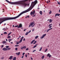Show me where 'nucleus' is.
I'll return each instance as SVG.
<instances>
[{"label": "nucleus", "instance_id": "nucleus-1", "mask_svg": "<svg viewBox=\"0 0 60 60\" xmlns=\"http://www.w3.org/2000/svg\"><path fill=\"white\" fill-rule=\"evenodd\" d=\"M20 16V14L18 16L15 17H10V18H5L2 19V20L3 21L1 22V20H0V24H1L4 21H6V20H11L12 19H14L18 18Z\"/></svg>", "mask_w": 60, "mask_h": 60}, {"label": "nucleus", "instance_id": "nucleus-2", "mask_svg": "<svg viewBox=\"0 0 60 60\" xmlns=\"http://www.w3.org/2000/svg\"><path fill=\"white\" fill-rule=\"evenodd\" d=\"M37 3V0H36L34 2H32L31 3V5L34 6Z\"/></svg>", "mask_w": 60, "mask_h": 60}, {"label": "nucleus", "instance_id": "nucleus-3", "mask_svg": "<svg viewBox=\"0 0 60 60\" xmlns=\"http://www.w3.org/2000/svg\"><path fill=\"white\" fill-rule=\"evenodd\" d=\"M34 24V22H32L31 23L29 26V27H30V26H32V27H34V24Z\"/></svg>", "mask_w": 60, "mask_h": 60}, {"label": "nucleus", "instance_id": "nucleus-4", "mask_svg": "<svg viewBox=\"0 0 60 60\" xmlns=\"http://www.w3.org/2000/svg\"><path fill=\"white\" fill-rule=\"evenodd\" d=\"M35 10H34L33 12L32 11H31L30 12V14L31 15H34V14L35 13Z\"/></svg>", "mask_w": 60, "mask_h": 60}, {"label": "nucleus", "instance_id": "nucleus-5", "mask_svg": "<svg viewBox=\"0 0 60 60\" xmlns=\"http://www.w3.org/2000/svg\"><path fill=\"white\" fill-rule=\"evenodd\" d=\"M24 38V36H22L21 38L20 41H19L20 43H21L22 41V40H23V39Z\"/></svg>", "mask_w": 60, "mask_h": 60}, {"label": "nucleus", "instance_id": "nucleus-6", "mask_svg": "<svg viewBox=\"0 0 60 60\" xmlns=\"http://www.w3.org/2000/svg\"><path fill=\"white\" fill-rule=\"evenodd\" d=\"M46 34H44L40 38V39H43L45 36H46Z\"/></svg>", "mask_w": 60, "mask_h": 60}, {"label": "nucleus", "instance_id": "nucleus-7", "mask_svg": "<svg viewBox=\"0 0 60 60\" xmlns=\"http://www.w3.org/2000/svg\"><path fill=\"white\" fill-rule=\"evenodd\" d=\"M22 27V24H20L19 25L17 28H21Z\"/></svg>", "mask_w": 60, "mask_h": 60}, {"label": "nucleus", "instance_id": "nucleus-8", "mask_svg": "<svg viewBox=\"0 0 60 60\" xmlns=\"http://www.w3.org/2000/svg\"><path fill=\"white\" fill-rule=\"evenodd\" d=\"M2 50L4 51H6L8 50H7V49L6 48H4Z\"/></svg>", "mask_w": 60, "mask_h": 60}, {"label": "nucleus", "instance_id": "nucleus-9", "mask_svg": "<svg viewBox=\"0 0 60 60\" xmlns=\"http://www.w3.org/2000/svg\"><path fill=\"white\" fill-rule=\"evenodd\" d=\"M26 49V46H24L23 47H21V49L22 50L23 49Z\"/></svg>", "mask_w": 60, "mask_h": 60}, {"label": "nucleus", "instance_id": "nucleus-10", "mask_svg": "<svg viewBox=\"0 0 60 60\" xmlns=\"http://www.w3.org/2000/svg\"><path fill=\"white\" fill-rule=\"evenodd\" d=\"M60 14H55V17H56L57 16H60Z\"/></svg>", "mask_w": 60, "mask_h": 60}, {"label": "nucleus", "instance_id": "nucleus-11", "mask_svg": "<svg viewBox=\"0 0 60 60\" xmlns=\"http://www.w3.org/2000/svg\"><path fill=\"white\" fill-rule=\"evenodd\" d=\"M20 52H19L18 53V52H17L16 53V55H17V56H19V55H20Z\"/></svg>", "mask_w": 60, "mask_h": 60}, {"label": "nucleus", "instance_id": "nucleus-12", "mask_svg": "<svg viewBox=\"0 0 60 60\" xmlns=\"http://www.w3.org/2000/svg\"><path fill=\"white\" fill-rule=\"evenodd\" d=\"M35 41V39L33 40L30 43V44H33V42H34V41Z\"/></svg>", "mask_w": 60, "mask_h": 60}, {"label": "nucleus", "instance_id": "nucleus-13", "mask_svg": "<svg viewBox=\"0 0 60 60\" xmlns=\"http://www.w3.org/2000/svg\"><path fill=\"white\" fill-rule=\"evenodd\" d=\"M52 21H53V20L50 19L49 20V22H50V23H51V22H52Z\"/></svg>", "mask_w": 60, "mask_h": 60}, {"label": "nucleus", "instance_id": "nucleus-14", "mask_svg": "<svg viewBox=\"0 0 60 60\" xmlns=\"http://www.w3.org/2000/svg\"><path fill=\"white\" fill-rule=\"evenodd\" d=\"M38 45V44H37L34 47H33V48H36V47H37V45Z\"/></svg>", "mask_w": 60, "mask_h": 60}, {"label": "nucleus", "instance_id": "nucleus-15", "mask_svg": "<svg viewBox=\"0 0 60 60\" xmlns=\"http://www.w3.org/2000/svg\"><path fill=\"white\" fill-rule=\"evenodd\" d=\"M12 57H13V56H10V58H9V59H11V58H12Z\"/></svg>", "mask_w": 60, "mask_h": 60}, {"label": "nucleus", "instance_id": "nucleus-16", "mask_svg": "<svg viewBox=\"0 0 60 60\" xmlns=\"http://www.w3.org/2000/svg\"><path fill=\"white\" fill-rule=\"evenodd\" d=\"M39 12L40 15H42V11H40Z\"/></svg>", "mask_w": 60, "mask_h": 60}, {"label": "nucleus", "instance_id": "nucleus-17", "mask_svg": "<svg viewBox=\"0 0 60 60\" xmlns=\"http://www.w3.org/2000/svg\"><path fill=\"white\" fill-rule=\"evenodd\" d=\"M6 42H7L5 41H3L2 42V43H6Z\"/></svg>", "mask_w": 60, "mask_h": 60}, {"label": "nucleus", "instance_id": "nucleus-18", "mask_svg": "<svg viewBox=\"0 0 60 60\" xmlns=\"http://www.w3.org/2000/svg\"><path fill=\"white\" fill-rule=\"evenodd\" d=\"M16 57H14V58H13V60H16Z\"/></svg>", "mask_w": 60, "mask_h": 60}, {"label": "nucleus", "instance_id": "nucleus-19", "mask_svg": "<svg viewBox=\"0 0 60 60\" xmlns=\"http://www.w3.org/2000/svg\"><path fill=\"white\" fill-rule=\"evenodd\" d=\"M44 56L43 55L42 56L41 58H42V59H44Z\"/></svg>", "mask_w": 60, "mask_h": 60}, {"label": "nucleus", "instance_id": "nucleus-20", "mask_svg": "<svg viewBox=\"0 0 60 60\" xmlns=\"http://www.w3.org/2000/svg\"><path fill=\"white\" fill-rule=\"evenodd\" d=\"M39 37V36H36L35 38V39H36L38 38Z\"/></svg>", "mask_w": 60, "mask_h": 60}, {"label": "nucleus", "instance_id": "nucleus-21", "mask_svg": "<svg viewBox=\"0 0 60 60\" xmlns=\"http://www.w3.org/2000/svg\"><path fill=\"white\" fill-rule=\"evenodd\" d=\"M28 34H29V33L27 32L25 34L26 35H27Z\"/></svg>", "mask_w": 60, "mask_h": 60}, {"label": "nucleus", "instance_id": "nucleus-22", "mask_svg": "<svg viewBox=\"0 0 60 60\" xmlns=\"http://www.w3.org/2000/svg\"><path fill=\"white\" fill-rule=\"evenodd\" d=\"M11 34V32H10L8 34V35H10V34Z\"/></svg>", "mask_w": 60, "mask_h": 60}, {"label": "nucleus", "instance_id": "nucleus-23", "mask_svg": "<svg viewBox=\"0 0 60 60\" xmlns=\"http://www.w3.org/2000/svg\"><path fill=\"white\" fill-rule=\"evenodd\" d=\"M52 12V11L50 10V12H49V14H51Z\"/></svg>", "mask_w": 60, "mask_h": 60}, {"label": "nucleus", "instance_id": "nucleus-24", "mask_svg": "<svg viewBox=\"0 0 60 60\" xmlns=\"http://www.w3.org/2000/svg\"><path fill=\"white\" fill-rule=\"evenodd\" d=\"M9 47V46H6V48L7 49H8Z\"/></svg>", "mask_w": 60, "mask_h": 60}, {"label": "nucleus", "instance_id": "nucleus-25", "mask_svg": "<svg viewBox=\"0 0 60 60\" xmlns=\"http://www.w3.org/2000/svg\"><path fill=\"white\" fill-rule=\"evenodd\" d=\"M8 50H10L11 49V48H8V49H7Z\"/></svg>", "mask_w": 60, "mask_h": 60}, {"label": "nucleus", "instance_id": "nucleus-26", "mask_svg": "<svg viewBox=\"0 0 60 60\" xmlns=\"http://www.w3.org/2000/svg\"><path fill=\"white\" fill-rule=\"evenodd\" d=\"M37 42V41H35L34 42V44H35V43Z\"/></svg>", "mask_w": 60, "mask_h": 60}, {"label": "nucleus", "instance_id": "nucleus-27", "mask_svg": "<svg viewBox=\"0 0 60 60\" xmlns=\"http://www.w3.org/2000/svg\"><path fill=\"white\" fill-rule=\"evenodd\" d=\"M42 47H41V48L40 49V50H39V51H41V49H42Z\"/></svg>", "mask_w": 60, "mask_h": 60}, {"label": "nucleus", "instance_id": "nucleus-28", "mask_svg": "<svg viewBox=\"0 0 60 60\" xmlns=\"http://www.w3.org/2000/svg\"><path fill=\"white\" fill-rule=\"evenodd\" d=\"M11 36H8V37H7V38H11Z\"/></svg>", "mask_w": 60, "mask_h": 60}, {"label": "nucleus", "instance_id": "nucleus-29", "mask_svg": "<svg viewBox=\"0 0 60 60\" xmlns=\"http://www.w3.org/2000/svg\"><path fill=\"white\" fill-rule=\"evenodd\" d=\"M57 2V3H58V4H59V5H60V3L59 2V1H58Z\"/></svg>", "mask_w": 60, "mask_h": 60}, {"label": "nucleus", "instance_id": "nucleus-30", "mask_svg": "<svg viewBox=\"0 0 60 60\" xmlns=\"http://www.w3.org/2000/svg\"><path fill=\"white\" fill-rule=\"evenodd\" d=\"M49 55H50V54L48 53L47 55V56L48 57V56H49Z\"/></svg>", "mask_w": 60, "mask_h": 60}, {"label": "nucleus", "instance_id": "nucleus-31", "mask_svg": "<svg viewBox=\"0 0 60 60\" xmlns=\"http://www.w3.org/2000/svg\"><path fill=\"white\" fill-rule=\"evenodd\" d=\"M49 30H50L49 29H48L46 31L47 32H49Z\"/></svg>", "mask_w": 60, "mask_h": 60}, {"label": "nucleus", "instance_id": "nucleus-32", "mask_svg": "<svg viewBox=\"0 0 60 60\" xmlns=\"http://www.w3.org/2000/svg\"><path fill=\"white\" fill-rule=\"evenodd\" d=\"M4 33V34H7V33L6 32H5Z\"/></svg>", "mask_w": 60, "mask_h": 60}, {"label": "nucleus", "instance_id": "nucleus-33", "mask_svg": "<svg viewBox=\"0 0 60 60\" xmlns=\"http://www.w3.org/2000/svg\"><path fill=\"white\" fill-rule=\"evenodd\" d=\"M20 43L19 42H16V44H19Z\"/></svg>", "mask_w": 60, "mask_h": 60}, {"label": "nucleus", "instance_id": "nucleus-34", "mask_svg": "<svg viewBox=\"0 0 60 60\" xmlns=\"http://www.w3.org/2000/svg\"><path fill=\"white\" fill-rule=\"evenodd\" d=\"M4 57H2L1 58V59H4Z\"/></svg>", "mask_w": 60, "mask_h": 60}, {"label": "nucleus", "instance_id": "nucleus-35", "mask_svg": "<svg viewBox=\"0 0 60 60\" xmlns=\"http://www.w3.org/2000/svg\"><path fill=\"white\" fill-rule=\"evenodd\" d=\"M52 24H50L49 25V26H52Z\"/></svg>", "mask_w": 60, "mask_h": 60}, {"label": "nucleus", "instance_id": "nucleus-36", "mask_svg": "<svg viewBox=\"0 0 60 60\" xmlns=\"http://www.w3.org/2000/svg\"><path fill=\"white\" fill-rule=\"evenodd\" d=\"M51 55H50L49 56V58H50V57H51Z\"/></svg>", "mask_w": 60, "mask_h": 60}, {"label": "nucleus", "instance_id": "nucleus-37", "mask_svg": "<svg viewBox=\"0 0 60 60\" xmlns=\"http://www.w3.org/2000/svg\"><path fill=\"white\" fill-rule=\"evenodd\" d=\"M18 46H19V45H15V47H18Z\"/></svg>", "mask_w": 60, "mask_h": 60}, {"label": "nucleus", "instance_id": "nucleus-38", "mask_svg": "<svg viewBox=\"0 0 60 60\" xmlns=\"http://www.w3.org/2000/svg\"><path fill=\"white\" fill-rule=\"evenodd\" d=\"M12 39H10L9 40V41H12Z\"/></svg>", "mask_w": 60, "mask_h": 60}, {"label": "nucleus", "instance_id": "nucleus-39", "mask_svg": "<svg viewBox=\"0 0 60 60\" xmlns=\"http://www.w3.org/2000/svg\"><path fill=\"white\" fill-rule=\"evenodd\" d=\"M15 50H18V48H15Z\"/></svg>", "mask_w": 60, "mask_h": 60}, {"label": "nucleus", "instance_id": "nucleus-40", "mask_svg": "<svg viewBox=\"0 0 60 60\" xmlns=\"http://www.w3.org/2000/svg\"><path fill=\"white\" fill-rule=\"evenodd\" d=\"M48 50V49H45V52H46L47 51V50Z\"/></svg>", "mask_w": 60, "mask_h": 60}, {"label": "nucleus", "instance_id": "nucleus-41", "mask_svg": "<svg viewBox=\"0 0 60 60\" xmlns=\"http://www.w3.org/2000/svg\"><path fill=\"white\" fill-rule=\"evenodd\" d=\"M35 51H36V50H34L33 51V52H35Z\"/></svg>", "mask_w": 60, "mask_h": 60}, {"label": "nucleus", "instance_id": "nucleus-42", "mask_svg": "<svg viewBox=\"0 0 60 60\" xmlns=\"http://www.w3.org/2000/svg\"><path fill=\"white\" fill-rule=\"evenodd\" d=\"M28 50V48H27L26 49V50Z\"/></svg>", "mask_w": 60, "mask_h": 60}, {"label": "nucleus", "instance_id": "nucleus-43", "mask_svg": "<svg viewBox=\"0 0 60 60\" xmlns=\"http://www.w3.org/2000/svg\"><path fill=\"white\" fill-rule=\"evenodd\" d=\"M27 54H26L25 55V57H27Z\"/></svg>", "mask_w": 60, "mask_h": 60}, {"label": "nucleus", "instance_id": "nucleus-44", "mask_svg": "<svg viewBox=\"0 0 60 60\" xmlns=\"http://www.w3.org/2000/svg\"><path fill=\"white\" fill-rule=\"evenodd\" d=\"M25 54V52H23V54H22V55L23 56H24V54Z\"/></svg>", "mask_w": 60, "mask_h": 60}, {"label": "nucleus", "instance_id": "nucleus-45", "mask_svg": "<svg viewBox=\"0 0 60 60\" xmlns=\"http://www.w3.org/2000/svg\"><path fill=\"white\" fill-rule=\"evenodd\" d=\"M15 27H18V25L15 26Z\"/></svg>", "mask_w": 60, "mask_h": 60}, {"label": "nucleus", "instance_id": "nucleus-46", "mask_svg": "<svg viewBox=\"0 0 60 60\" xmlns=\"http://www.w3.org/2000/svg\"><path fill=\"white\" fill-rule=\"evenodd\" d=\"M31 32V30H30L29 31V32H28V33H30V32Z\"/></svg>", "mask_w": 60, "mask_h": 60}, {"label": "nucleus", "instance_id": "nucleus-47", "mask_svg": "<svg viewBox=\"0 0 60 60\" xmlns=\"http://www.w3.org/2000/svg\"><path fill=\"white\" fill-rule=\"evenodd\" d=\"M49 30H51V29H52V28H50V29H49Z\"/></svg>", "mask_w": 60, "mask_h": 60}, {"label": "nucleus", "instance_id": "nucleus-48", "mask_svg": "<svg viewBox=\"0 0 60 60\" xmlns=\"http://www.w3.org/2000/svg\"><path fill=\"white\" fill-rule=\"evenodd\" d=\"M3 47H4V45H2L1 46V48H3Z\"/></svg>", "mask_w": 60, "mask_h": 60}, {"label": "nucleus", "instance_id": "nucleus-49", "mask_svg": "<svg viewBox=\"0 0 60 60\" xmlns=\"http://www.w3.org/2000/svg\"><path fill=\"white\" fill-rule=\"evenodd\" d=\"M23 40V41H25V38H24Z\"/></svg>", "mask_w": 60, "mask_h": 60}, {"label": "nucleus", "instance_id": "nucleus-50", "mask_svg": "<svg viewBox=\"0 0 60 60\" xmlns=\"http://www.w3.org/2000/svg\"><path fill=\"white\" fill-rule=\"evenodd\" d=\"M52 26H50L49 27V28H51V27H52Z\"/></svg>", "mask_w": 60, "mask_h": 60}, {"label": "nucleus", "instance_id": "nucleus-51", "mask_svg": "<svg viewBox=\"0 0 60 60\" xmlns=\"http://www.w3.org/2000/svg\"><path fill=\"white\" fill-rule=\"evenodd\" d=\"M21 37V36H19V37L18 38H20Z\"/></svg>", "mask_w": 60, "mask_h": 60}, {"label": "nucleus", "instance_id": "nucleus-52", "mask_svg": "<svg viewBox=\"0 0 60 60\" xmlns=\"http://www.w3.org/2000/svg\"><path fill=\"white\" fill-rule=\"evenodd\" d=\"M35 16H36V15H33V16H32V17H35Z\"/></svg>", "mask_w": 60, "mask_h": 60}, {"label": "nucleus", "instance_id": "nucleus-53", "mask_svg": "<svg viewBox=\"0 0 60 60\" xmlns=\"http://www.w3.org/2000/svg\"><path fill=\"white\" fill-rule=\"evenodd\" d=\"M27 16V17H28V18H29V15H28V16Z\"/></svg>", "mask_w": 60, "mask_h": 60}, {"label": "nucleus", "instance_id": "nucleus-54", "mask_svg": "<svg viewBox=\"0 0 60 60\" xmlns=\"http://www.w3.org/2000/svg\"><path fill=\"white\" fill-rule=\"evenodd\" d=\"M23 57H24V56H22V58H23Z\"/></svg>", "mask_w": 60, "mask_h": 60}, {"label": "nucleus", "instance_id": "nucleus-55", "mask_svg": "<svg viewBox=\"0 0 60 60\" xmlns=\"http://www.w3.org/2000/svg\"><path fill=\"white\" fill-rule=\"evenodd\" d=\"M6 41H8V40H7V39H6Z\"/></svg>", "mask_w": 60, "mask_h": 60}, {"label": "nucleus", "instance_id": "nucleus-56", "mask_svg": "<svg viewBox=\"0 0 60 60\" xmlns=\"http://www.w3.org/2000/svg\"><path fill=\"white\" fill-rule=\"evenodd\" d=\"M3 29V30H5V29L4 28L3 29Z\"/></svg>", "mask_w": 60, "mask_h": 60}, {"label": "nucleus", "instance_id": "nucleus-57", "mask_svg": "<svg viewBox=\"0 0 60 60\" xmlns=\"http://www.w3.org/2000/svg\"><path fill=\"white\" fill-rule=\"evenodd\" d=\"M31 60H33V58H32V57H31Z\"/></svg>", "mask_w": 60, "mask_h": 60}, {"label": "nucleus", "instance_id": "nucleus-58", "mask_svg": "<svg viewBox=\"0 0 60 60\" xmlns=\"http://www.w3.org/2000/svg\"><path fill=\"white\" fill-rule=\"evenodd\" d=\"M28 18V17H27V16H26V17H25V18Z\"/></svg>", "mask_w": 60, "mask_h": 60}, {"label": "nucleus", "instance_id": "nucleus-59", "mask_svg": "<svg viewBox=\"0 0 60 60\" xmlns=\"http://www.w3.org/2000/svg\"><path fill=\"white\" fill-rule=\"evenodd\" d=\"M11 44H13V42H11Z\"/></svg>", "mask_w": 60, "mask_h": 60}, {"label": "nucleus", "instance_id": "nucleus-60", "mask_svg": "<svg viewBox=\"0 0 60 60\" xmlns=\"http://www.w3.org/2000/svg\"><path fill=\"white\" fill-rule=\"evenodd\" d=\"M26 29H25L24 30V31H26Z\"/></svg>", "mask_w": 60, "mask_h": 60}, {"label": "nucleus", "instance_id": "nucleus-61", "mask_svg": "<svg viewBox=\"0 0 60 60\" xmlns=\"http://www.w3.org/2000/svg\"><path fill=\"white\" fill-rule=\"evenodd\" d=\"M47 3H49V2H48V1H47Z\"/></svg>", "mask_w": 60, "mask_h": 60}, {"label": "nucleus", "instance_id": "nucleus-62", "mask_svg": "<svg viewBox=\"0 0 60 60\" xmlns=\"http://www.w3.org/2000/svg\"><path fill=\"white\" fill-rule=\"evenodd\" d=\"M59 12H60V9L59 11Z\"/></svg>", "mask_w": 60, "mask_h": 60}, {"label": "nucleus", "instance_id": "nucleus-63", "mask_svg": "<svg viewBox=\"0 0 60 60\" xmlns=\"http://www.w3.org/2000/svg\"><path fill=\"white\" fill-rule=\"evenodd\" d=\"M13 27H14V25H13Z\"/></svg>", "mask_w": 60, "mask_h": 60}, {"label": "nucleus", "instance_id": "nucleus-64", "mask_svg": "<svg viewBox=\"0 0 60 60\" xmlns=\"http://www.w3.org/2000/svg\"><path fill=\"white\" fill-rule=\"evenodd\" d=\"M49 19L48 20H47L48 21H49Z\"/></svg>", "mask_w": 60, "mask_h": 60}]
</instances>
